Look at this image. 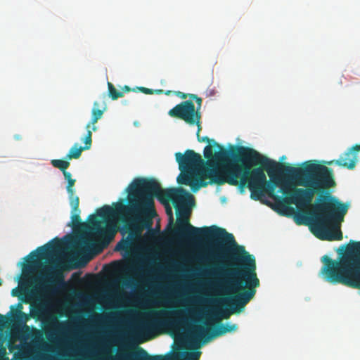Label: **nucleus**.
<instances>
[{"mask_svg":"<svg viewBox=\"0 0 360 360\" xmlns=\"http://www.w3.org/2000/svg\"><path fill=\"white\" fill-rule=\"evenodd\" d=\"M234 162L224 167V175L217 174V171L210 169L211 184L219 186L228 184L238 186L240 192L248 187L251 192L250 197L255 200H260L264 193L274 200L275 189L280 184L279 179L274 178L269 183L264 169L270 178L281 174L283 165L274 161L261 155L256 150L246 147L237 146L232 148Z\"/></svg>","mask_w":360,"mask_h":360,"instance_id":"nucleus-2","label":"nucleus"},{"mask_svg":"<svg viewBox=\"0 0 360 360\" xmlns=\"http://www.w3.org/2000/svg\"><path fill=\"white\" fill-rule=\"evenodd\" d=\"M353 149L357 150V151H360V143L358 145V144H356L353 146Z\"/></svg>","mask_w":360,"mask_h":360,"instance_id":"nucleus-37","label":"nucleus"},{"mask_svg":"<svg viewBox=\"0 0 360 360\" xmlns=\"http://www.w3.org/2000/svg\"><path fill=\"white\" fill-rule=\"evenodd\" d=\"M357 152V150L353 149L352 146L342 153L338 160L330 161L328 162V165H330L335 163L340 167L353 169L356 167L358 160Z\"/></svg>","mask_w":360,"mask_h":360,"instance_id":"nucleus-15","label":"nucleus"},{"mask_svg":"<svg viewBox=\"0 0 360 360\" xmlns=\"http://www.w3.org/2000/svg\"><path fill=\"white\" fill-rule=\"evenodd\" d=\"M181 173L177 177L178 183L179 184L190 186L193 193L197 192L202 187H206L209 184V182L205 180V178L209 179L205 171V174H200L187 169L181 170Z\"/></svg>","mask_w":360,"mask_h":360,"instance_id":"nucleus-14","label":"nucleus"},{"mask_svg":"<svg viewBox=\"0 0 360 360\" xmlns=\"http://www.w3.org/2000/svg\"><path fill=\"white\" fill-rule=\"evenodd\" d=\"M12 295L13 296H18L19 295L18 292H17V289H13L12 290Z\"/></svg>","mask_w":360,"mask_h":360,"instance_id":"nucleus-38","label":"nucleus"},{"mask_svg":"<svg viewBox=\"0 0 360 360\" xmlns=\"http://www.w3.org/2000/svg\"><path fill=\"white\" fill-rule=\"evenodd\" d=\"M129 243L127 241L120 242L117 244V248L122 250H125L128 247Z\"/></svg>","mask_w":360,"mask_h":360,"instance_id":"nucleus-31","label":"nucleus"},{"mask_svg":"<svg viewBox=\"0 0 360 360\" xmlns=\"http://www.w3.org/2000/svg\"><path fill=\"white\" fill-rule=\"evenodd\" d=\"M165 208H166V213L169 217V225L172 226V225H173V222H174L172 210L169 205H167Z\"/></svg>","mask_w":360,"mask_h":360,"instance_id":"nucleus-29","label":"nucleus"},{"mask_svg":"<svg viewBox=\"0 0 360 360\" xmlns=\"http://www.w3.org/2000/svg\"><path fill=\"white\" fill-rule=\"evenodd\" d=\"M318 200L319 202L314 205L316 217L312 220L311 232L321 240H342V233L337 223L343 220L348 206L328 192L320 195Z\"/></svg>","mask_w":360,"mask_h":360,"instance_id":"nucleus-5","label":"nucleus"},{"mask_svg":"<svg viewBox=\"0 0 360 360\" xmlns=\"http://www.w3.org/2000/svg\"><path fill=\"white\" fill-rule=\"evenodd\" d=\"M118 205H124L122 202L114 204V207L104 205L96 211V214H91L88 217V222L83 223L80 219V211L72 212V224L73 227L82 226L88 229L102 243L108 244L115 236L116 229L114 225V221L118 217H124L129 214V212L123 213L116 212L110 215H105V207L116 209Z\"/></svg>","mask_w":360,"mask_h":360,"instance_id":"nucleus-7","label":"nucleus"},{"mask_svg":"<svg viewBox=\"0 0 360 360\" xmlns=\"http://www.w3.org/2000/svg\"><path fill=\"white\" fill-rule=\"evenodd\" d=\"M22 309L23 306L20 302L18 303L15 307H11L13 317L17 321L26 322L27 320L28 319L27 315L25 313L22 312Z\"/></svg>","mask_w":360,"mask_h":360,"instance_id":"nucleus-20","label":"nucleus"},{"mask_svg":"<svg viewBox=\"0 0 360 360\" xmlns=\"http://www.w3.org/2000/svg\"><path fill=\"white\" fill-rule=\"evenodd\" d=\"M176 160L179 164L180 170L187 169L200 174H205L204 162L201 155L193 150H186L184 154L180 152L175 154Z\"/></svg>","mask_w":360,"mask_h":360,"instance_id":"nucleus-12","label":"nucleus"},{"mask_svg":"<svg viewBox=\"0 0 360 360\" xmlns=\"http://www.w3.org/2000/svg\"><path fill=\"white\" fill-rule=\"evenodd\" d=\"M127 270L130 271H137L141 270V268L136 266L134 265H131L127 268Z\"/></svg>","mask_w":360,"mask_h":360,"instance_id":"nucleus-32","label":"nucleus"},{"mask_svg":"<svg viewBox=\"0 0 360 360\" xmlns=\"http://www.w3.org/2000/svg\"><path fill=\"white\" fill-rule=\"evenodd\" d=\"M134 283V280L131 278H129L128 279L126 280V281L124 282V285L128 286V285H131L132 283Z\"/></svg>","mask_w":360,"mask_h":360,"instance_id":"nucleus-35","label":"nucleus"},{"mask_svg":"<svg viewBox=\"0 0 360 360\" xmlns=\"http://www.w3.org/2000/svg\"><path fill=\"white\" fill-rule=\"evenodd\" d=\"M200 131H197V137L199 142H207L210 145L204 148V157L207 159L205 172L207 177L211 180L210 169L214 168L217 174L224 175V167L234 162L232 155V148L238 146H230V150H228L214 140L210 139L207 136L201 138L199 135Z\"/></svg>","mask_w":360,"mask_h":360,"instance_id":"nucleus-9","label":"nucleus"},{"mask_svg":"<svg viewBox=\"0 0 360 360\" xmlns=\"http://www.w3.org/2000/svg\"><path fill=\"white\" fill-rule=\"evenodd\" d=\"M8 319L0 314V340L3 337L4 330L8 326Z\"/></svg>","mask_w":360,"mask_h":360,"instance_id":"nucleus-26","label":"nucleus"},{"mask_svg":"<svg viewBox=\"0 0 360 360\" xmlns=\"http://www.w3.org/2000/svg\"><path fill=\"white\" fill-rule=\"evenodd\" d=\"M99 107H100L99 103L98 101H95L94 103V108H93L92 112H91L92 117H91V122H89L86 125V129L87 130V132L89 131H91V129H90L91 127L94 131L97 130V127L95 124L97 123L98 120L102 117L103 112L106 108L105 107L103 110H101L98 108Z\"/></svg>","mask_w":360,"mask_h":360,"instance_id":"nucleus-19","label":"nucleus"},{"mask_svg":"<svg viewBox=\"0 0 360 360\" xmlns=\"http://www.w3.org/2000/svg\"><path fill=\"white\" fill-rule=\"evenodd\" d=\"M131 88L129 86H124L122 89V91L123 93L124 92H129L131 91Z\"/></svg>","mask_w":360,"mask_h":360,"instance_id":"nucleus-36","label":"nucleus"},{"mask_svg":"<svg viewBox=\"0 0 360 360\" xmlns=\"http://www.w3.org/2000/svg\"><path fill=\"white\" fill-rule=\"evenodd\" d=\"M232 263L230 269L226 271V277L214 283V288L226 295H236L228 302L231 309H220L214 311L210 319L217 323L221 319H227L232 314L240 313L245 305L255 297L256 288L259 286V280L256 273V262L253 255H250L244 246H237L231 250Z\"/></svg>","mask_w":360,"mask_h":360,"instance_id":"nucleus-3","label":"nucleus"},{"mask_svg":"<svg viewBox=\"0 0 360 360\" xmlns=\"http://www.w3.org/2000/svg\"><path fill=\"white\" fill-rule=\"evenodd\" d=\"M282 174L297 180V185L305 188H297L288 182L280 183V192L284 197L275 195L274 202L281 212L289 209L290 204L295 205L298 210L308 208L315 194H326L328 189L336 185L331 168L310 161L297 168L283 165Z\"/></svg>","mask_w":360,"mask_h":360,"instance_id":"nucleus-4","label":"nucleus"},{"mask_svg":"<svg viewBox=\"0 0 360 360\" xmlns=\"http://www.w3.org/2000/svg\"><path fill=\"white\" fill-rule=\"evenodd\" d=\"M168 115L172 117L181 119L190 125H197L198 131L201 130V113L195 110L192 101H185L169 110Z\"/></svg>","mask_w":360,"mask_h":360,"instance_id":"nucleus-11","label":"nucleus"},{"mask_svg":"<svg viewBox=\"0 0 360 360\" xmlns=\"http://www.w3.org/2000/svg\"><path fill=\"white\" fill-rule=\"evenodd\" d=\"M188 96L191 98L195 101V102L197 103V108H195V110H197L198 112H200V108L202 105V98L200 97H198L195 94H189Z\"/></svg>","mask_w":360,"mask_h":360,"instance_id":"nucleus-28","label":"nucleus"},{"mask_svg":"<svg viewBox=\"0 0 360 360\" xmlns=\"http://www.w3.org/2000/svg\"><path fill=\"white\" fill-rule=\"evenodd\" d=\"M154 92H155L156 94H162L163 92V90L162 89H158V90H155L154 91Z\"/></svg>","mask_w":360,"mask_h":360,"instance_id":"nucleus-39","label":"nucleus"},{"mask_svg":"<svg viewBox=\"0 0 360 360\" xmlns=\"http://www.w3.org/2000/svg\"><path fill=\"white\" fill-rule=\"evenodd\" d=\"M354 246L340 261L324 255L322 273L326 281L341 283L346 286L360 289V242H353Z\"/></svg>","mask_w":360,"mask_h":360,"instance_id":"nucleus-6","label":"nucleus"},{"mask_svg":"<svg viewBox=\"0 0 360 360\" xmlns=\"http://www.w3.org/2000/svg\"><path fill=\"white\" fill-rule=\"evenodd\" d=\"M238 329L236 324H221L219 323L215 328L210 332L207 327L203 326H195L192 329L193 336L198 340L207 342L210 340L222 336L227 333L234 332Z\"/></svg>","mask_w":360,"mask_h":360,"instance_id":"nucleus-13","label":"nucleus"},{"mask_svg":"<svg viewBox=\"0 0 360 360\" xmlns=\"http://www.w3.org/2000/svg\"><path fill=\"white\" fill-rule=\"evenodd\" d=\"M201 352L199 351L188 354L183 360H199Z\"/></svg>","mask_w":360,"mask_h":360,"instance_id":"nucleus-27","label":"nucleus"},{"mask_svg":"<svg viewBox=\"0 0 360 360\" xmlns=\"http://www.w3.org/2000/svg\"><path fill=\"white\" fill-rule=\"evenodd\" d=\"M119 358L121 360H167L160 355L150 356L141 347H139L138 351L135 352L120 354Z\"/></svg>","mask_w":360,"mask_h":360,"instance_id":"nucleus-16","label":"nucleus"},{"mask_svg":"<svg viewBox=\"0 0 360 360\" xmlns=\"http://www.w3.org/2000/svg\"><path fill=\"white\" fill-rule=\"evenodd\" d=\"M316 217L315 209L314 208L313 212H310V216H307L304 213H298L295 216V221L297 224H308L311 226L312 220Z\"/></svg>","mask_w":360,"mask_h":360,"instance_id":"nucleus-21","label":"nucleus"},{"mask_svg":"<svg viewBox=\"0 0 360 360\" xmlns=\"http://www.w3.org/2000/svg\"><path fill=\"white\" fill-rule=\"evenodd\" d=\"M23 359H24V357H22V356H20V357H18V360H23Z\"/></svg>","mask_w":360,"mask_h":360,"instance_id":"nucleus-40","label":"nucleus"},{"mask_svg":"<svg viewBox=\"0 0 360 360\" xmlns=\"http://www.w3.org/2000/svg\"><path fill=\"white\" fill-rule=\"evenodd\" d=\"M46 286L51 288L56 285L64 284V276L62 270L57 267L52 269L49 274V276L46 281Z\"/></svg>","mask_w":360,"mask_h":360,"instance_id":"nucleus-18","label":"nucleus"},{"mask_svg":"<svg viewBox=\"0 0 360 360\" xmlns=\"http://www.w3.org/2000/svg\"><path fill=\"white\" fill-rule=\"evenodd\" d=\"M70 204L72 208V212H77L80 211L79 208V198L78 196L75 195V193L73 194L72 196L69 197Z\"/></svg>","mask_w":360,"mask_h":360,"instance_id":"nucleus-25","label":"nucleus"},{"mask_svg":"<svg viewBox=\"0 0 360 360\" xmlns=\"http://www.w3.org/2000/svg\"><path fill=\"white\" fill-rule=\"evenodd\" d=\"M0 360H8V358L6 356L4 351L0 352Z\"/></svg>","mask_w":360,"mask_h":360,"instance_id":"nucleus-34","label":"nucleus"},{"mask_svg":"<svg viewBox=\"0 0 360 360\" xmlns=\"http://www.w3.org/2000/svg\"><path fill=\"white\" fill-rule=\"evenodd\" d=\"M51 164L53 167L60 169L63 175L69 172L67 171V169L70 166V162L67 160L54 159L51 160Z\"/></svg>","mask_w":360,"mask_h":360,"instance_id":"nucleus-22","label":"nucleus"},{"mask_svg":"<svg viewBox=\"0 0 360 360\" xmlns=\"http://www.w3.org/2000/svg\"><path fill=\"white\" fill-rule=\"evenodd\" d=\"M176 94L179 97H180L181 98H182V99H186V98H187V96H188V95H187V94H184V93H183V92H181V91H177V92H176Z\"/></svg>","mask_w":360,"mask_h":360,"instance_id":"nucleus-33","label":"nucleus"},{"mask_svg":"<svg viewBox=\"0 0 360 360\" xmlns=\"http://www.w3.org/2000/svg\"><path fill=\"white\" fill-rule=\"evenodd\" d=\"M170 93H171V91H167L165 94H166L167 95H169V94H170Z\"/></svg>","mask_w":360,"mask_h":360,"instance_id":"nucleus-41","label":"nucleus"},{"mask_svg":"<svg viewBox=\"0 0 360 360\" xmlns=\"http://www.w3.org/2000/svg\"><path fill=\"white\" fill-rule=\"evenodd\" d=\"M191 311L190 309L155 311L143 323L142 329L147 333H151L165 327L174 330L185 328L191 321L189 315Z\"/></svg>","mask_w":360,"mask_h":360,"instance_id":"nucleus-8","label":"nucleus"},{"mask_svg":"<svg viewBox=\"0 0 360 360\" xmlns=\"http://www.w3.org/2000/svg\"><path fill=\"white\" fill-rule=\"evenodd\" d=\"M63 242L58 238H55L47 244L39 247L35 251L32 252L29 255L32 257V259L22 268L23 277L22 282H27L32 278V274L38 264L37 259H45L56 255L61 250Z\"/></svg>","mask_w":360,"mask_h":360,"instance_id":"nucleus-10","label":"nucleus"},{"mask_svg":"<svg viewBox=\"0 0 360 360\" xmlns=\"http://www.w3.org/2000/svg\"><path fill=\"white\" fill-rule=\"evenodd\" d=\"M129 205H118L116 209L105 207V215L116 212L129 214L143 217H153L155 214L154 199L155 196L163 203L172 201L176 214V221L169 229V234L179 239L190 241H205L213 250L224 251L222 242L233 248L239 246L233 234L224 229L216 226L198 228L190 223L191 214V204L193 202V195L183 188L162 189L160 184L154 179L138 178L129 186Z\"/></svg>","mask_w":360,"mask_h":360,"instance_id":"nucleus-1","label":"nucleus"},{"mask_svg":"<svg viewBox=\"0 0 360 360\" xmlns=\"http://www.w3.org/2000/svg\"><path fill=\"white\" fill-rule=\"evenodd\" d=\"M92 132L89 131L84 139V146H79L78 143H75L70 148L69 153L66 155V160L77 159L81 156L84 150H89L92 143Z\"/></svg>","mask_w":360,"mask_h":360,"instance_id":"nucleus-17","label":"nucleus"},{"mask_svg":"<svg viewBox=\"0 0 360 360\" xmlns=\"http://www.w3.org/2000/svg\"><path fill=\"white\" fill-rule=\"evenodd\" d=\"M138 89L146 94H153L154 93V90L146 87H138Z\"/></svg>","mask_w":360,"mask_h":360,"instance_id":"nucleus-30","label":"nucleus"},{"mask_svg":"<svg viewBox=\"0 0 360 360\" xmlns=\"http://www.w3.org/2000/svg\"><path fill=\"white\" fill-rule=\"evenodd\" d=\"M108 88L109 96L112 100H117V98L124 96L123 92L117 91L112 83L108 82Z\"/></svg>","mask_w":360,"mask_h":360,"instance_id":"nucleus-24","label":"nucleus"},{"mask_svg":"<svg viewBox=\"0 0 360 360\" xmlns=\"http://www.w3.org/2000/svg\"><path fill=\"white\" fill-rule=\"evenodd\" d=\"M65 179L68 181V185L66 186L67 192L68 193V196L71 197L75 193V191L74 189V186L76 180L72 178V175L70 172L65 174L64 175Z\"/></svg>","mask_w":360,"mask_h":360,"instance_id":"nucleus-23","label":"nucleus"}]
</instances>
